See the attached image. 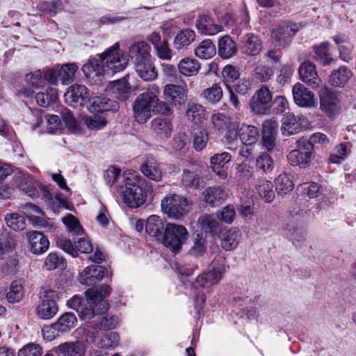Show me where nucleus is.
Instances as JSON below:
<instances>
[{
	"label": "nucleus",
	"mask_w": 356,
	"mask_h": 356,
	"mask_svg": "<svg viewBox=\"0 0 356 356\" xmlns=\"http://www.w3.org/2000/svg\"><path fill=\"white\" fill-rule=\"evenodd\" d=\"M231 155L228 152L216 154L211 158V167L220 179H225L227 177L225 165L231 161Z\"/></svg>",
	"instance_id": "nucleus-27"
},
{
	"label": "nucleus",
	"mask_w": 356,
	"mask_h": 356,
	"mask_svg": "<svg viewBox=\"0 0 356 356\" xmlns=\"http://www.w3.org/2000/svg\"><path fill=\"white\" fill-rule=\"evenodd\" d=\"M253 174V168L246 162H242L235 168V179L239 184L248 181Z\"/></svg>",
	"instance_id": "nucleus-46"
},
{
	"label": "nucleus",
	"mask_w": 356,
	"mask_h": 356,
	"mask_svg": "<svg viewBox=\"0 0 356 356\" xmlns=\"http://www.w3.org/2000/svg\"><path fill=\"white\" fill-rule=\"evenodd\" d=\"M188 238V232L184 226L168 222L165 225L161 241L165 247L170 248L174 253H177L181 249Z\"/></svg>",
	"instance_id": "nucleus-5"
},
{
	"label": "nucleus",
	"mask_w": 356,
	"mask_h": 356,
	"mask_svg": "<svg viewBox=\"0 0 356 356\" xmlns=\"http://www.w3.org/2000/svg\"><path fill=\"white\" fill-rule=\"evenodd\" d=\"M238 135L241 140L245 145H252L258 140L259 132L257 127L243 124L239 129Z\"/></svg>",
	"instance_id": "nucleus-40"
},
{
	"label": "nucleus",
	"mask_w": 356,
	"mask_h": 356,
	"mask_svg": "<svg viewBox=\"0 0 356 356\" xmlns=\"http://www.w3.org/2000/svg\"><path fill=\"white\" fill-rule=\"evenodd\" d=\"M134 65L136 73L144 81L154 80L158 76L157 71L151 58L136 63Z\"/></svg>",
	"instance_id": "nucleus-35"
},
{
	"label": "nucleus",
	"mask_w": 356,
	"mask_h": 356,
	"mask_svg": "<svg viewBox=\"0 0 356 356\" xmlns=\"http://www.w3.org/2000/svg\"><path fill=\"white\" fill-rule=\"evenodd\" d=\"M146 232L157 240H162L164 235L165 227L161 218L156 215L150 216L145 224Z\"/></svg>",
	"instance_id": "nucleus-33"
},
{
	"label": "nucleus",
	"mask_w": 356,
	"mask_h": 356,
	"mask_svg": "<svg viewBox=\"0 0 356 356\" xmlns=\"http://www.w3.org/2000/svg\"><path fill=\"white\" fill-rule=\"evenodd\" d=\"M4 219L7 226L15 231H22L26 228V219L19 213H8Z\"/></svg>",
	"instance_id": "nucleus-51"
},
{
	"label": "nucleus",
	"mask_w": 356,
	"mask_h": 356,
	"mask_svg": "<svg viewBox=\"0 0 356 356\" xmlns=\"http://www.w3.org/2000/svg\"><path fill=\"white\" fill-rule=\"evenodd\" d=\"M110 90L115 95V97L124 101L128 99L131 92V87L128 83L127 77L118 79L110 83Z\"/></svg>",
	"instance_id": "nucleus-36"
},
{
	"label": "nucleus",
	"mask_w": 356,
	"mask_h": 356,
	"mask_svg": "<svg viewBox=\"0 0 356 356\" xmlns=\"http://www.w3.org/2000/svg\"><path fill=\"white\" fill-rule=\"evenodd\" d=\"M88 102V108L91 112L115 111L118 109V102L105 96H92Z\"/></svg>",
	"instance_id": "nucleus-25"
},
{
	"label": "nucleus",
	"mask_w": 356,
	"mask_h": 356,
	"mask_svg": "<svg viewBox=\"0 0 356 356\" xmlns=\"http://www.w3.org/2000/svg\"><path fill=\"white\" fill-rule=\"evenodd\" d=\"M82 71L91 84L102 85L104 80L107 70L101 54L98 58H92L83 65Z\"/></svg>",
	"instance_id": "nucleus-9"
},
{
	"label": "nucleus",
	"mask_w": 356,
	"mask_h": 356,
	"mask_svg": "<svg viewBox=\"0 0 356 356\" xmlns=\"http://www.w3.org/2000/svg\"><path fill=\"white\" fill-rule=\"evenodd\" d=\"M107 122L102 115H93L84 118V124L90 130H98L104 127Z\"/></svg>",
	"instance_id": "nucleus-56"
},
{
	"label": "nucleus",
	"mask_w": 356,
	"mask_h": 356,
	"mask_svg": "<svg viewBox=\"0 0 356 356\" xmlns=\"http://www.w3.org/2000/svg\"><path fill=\"white\" fill-rule=\"evenodd\" d=\"M298 31L296 24L282 22L273 30L272 40L274 45L280 49L289 45Z\"/></svg>",
	"instance_id": "nucleus-12"
},
{
	"label": "nucleus",
	"mask_w": 356,
	"mask_h": 356,
	"mask_svg": "<svg viewBox=\"0 0 356 356\" xmlns=\"http://www.w3.org/2000/svg\"><path fill=\"white\" fill-rule=\"evenodd\" d=\"M217 216L222 222L231 224L236 216V211L232 205H227L217 212Z\"/></svg>",
	"instance_id": "nucleus-60"
},
{
	"label": "nucleus",
	"mask_w": 356,
	"mask_h": 356,
	"mask_svg": "<svg viewBox=\"0 0 356 356\" xmlns=\"http://www.w3.org/2000/svg\"><path fill=\"white\" fill-rule=\"evenodd\" d=\"M31 250L33 254L44 253L49 248V241L41 232L33 231L27 234Z\"/></svg>",
	"instance_id": "nucleus-28"
},
{
	"label": "nucleus",
	"mask_w": 356,
	"mask_h": 356,
	"mask_svg": "<svg viewBox=\"0 0 356 356\" xmlns=\"http://www.w3.org/2000/svg\"><path fill=\"white\" fill-rule=\"evenodd\" d=\"M292 94L295 104L300 107L310 108L316 105L314 92L300 83L293 86Z\"/></svg>",
	"instance_id": "nucleus-16"
},
{
	"label": "nucleus",
	"mask_w": 356,
	"mask_h": 356,
	"mask_svg": "<svg viewBox=\"0 0 356 356\" xmlns=\"http://www.w3.org/2000/svg\"><path fill=\"white\" fill-rule=\"evenodd\" d=\"M195 38V32L191 29H184L179 31L175 37L174 47L180 50L184 47L188 46Z\"/></svg>",
	"instance_id": "nucleus-43"
},
{
	"label": "nucleus",
	"mask_w": 356,
	"mask_h": 356,
	"mask_svg": "<svg viewBox=\"0 0 356 356\" xmlns=\"http://www.w3.org/2000/svg\"><path fill=\"white\" fill-rule=\"evenodd\" d=\"M236 44L229 35L221 37L218 40V55L223 59L229 58L236 54Z\"/></svg>",
	"instance_id": "nucleus-38"
},
{
	"label": "nucleus",
	"mask_w": 356,
	"mask_h": 356,
	"mask_svg": "<svg viewBox=\"0 0 356 356\" xmlns=\"http://www.w3.org/2000/svg\"><path fill=\"white\" fill-rule=\"evenodd\" d=\"M272 182L267 180H260L256 185L258 193L266 202H271L275 197Z\"/></svg>",
	"instance_id": "nucleus-52"
},
{
	"label": "nucleus",
	"mask_w": 356,
	"mask_h": 356,
	"mask_svg": "<svg viewBox=\"0 0 356 356\" xmlns=\"http://www.w3.org/2000/svg\"><path fill=\"white\" fill-rule=\"evenodd\" d=\"M314 159L312 147L307 140L300 139L297 141V148L291 151L287 155L289 163L293 166L301 168L308 167Z\"/></svg>",
	"instance_id": "nucleus-8"
},
{
	"label": "nucleus",
	"mask_w": 356,
	"mask_h": 356,
	"mask_svg": "<svg viewBox=\"0 0 356 356\" xmlns=\"http://www.w3.org/2000/svg\"><path fill=\"white\" fill-rule=\"evenodd\" d=\"M203 200L212 207L221 204L227 197L228 193L224 187L209 186L202 191Z\"/></svg>",
	"instance_id": "nucleus-21"
},
{
	"label": "nucleus",
	"mask_w": 356,
	"mask_h": 356,
	"mask_svg": "<svg viewBox=\"0 0 356 356\" xmlns=\"http://www.w3.org/2000/svg\"><path fill=\"white\" fill-rule=\"evenodd\" d=\"M241 237V231L237 227L222 230L219 236L221 247L226 251L234 250L239 245Z\"/></svg>",
	"instance_id": "nucleus-20"
},
{
	"label": "nucleus",
	"mask_w": 356,
	"mask_h": 356,
	"mask_svg": "<svg viewBox=\"0 0 356 356\" xmlns=\"http://www.w3.org/2000/svg\"><path fill=\"white\" fill-rule=\"evenodd\" d=\"M58 92L56 88L48 87L45 92H39L35 95V100L40 106L47 107L51 103L56 102Z\"/></svg>",
	"instance_id": "nucleus-48"
},
{
	"label": "nucleus",
	"mask_w": 356,
	"mask_h": 356,
	"mask_svg": "<svg viewBox=\"0 0 356 356\" xmlns=\"http://www.w3.org/2000/svg\"><path fill=\"white\" fill-rule=\"evenodd\" d=\"M196 27L199 32L205 35H214L222 30L221 25L214 23L213 19L207 15H202L196 22Z\"/></svg>",
	"instance_id": "nucleus-32"
},
{
	"label": "nucleus",
	"mask_w": 356,
	"mask_h": 356,
	"mask_svg": "<svg viewBox=\"0 0 356 356\" xmlns=\"http://www.w3.org/2000/svg\"><path fill=\"white\" fill-rule=\"evenodd\" d=\"M261 49L262 42L257 35L252 33L245 35L242 41V52L249 56H257Z\"/></svg>",
	"instance_id": "nucleus-31"
},
{
	"label": "nucleus",
	"mask_w": 356,
	"mask_h": 356,
	"mask_svg": "<svg viewBox=\"0 0 356 356\" xmlns=\"http://www.w3.org/2000/svg\"><path fill=\"white\" fill-rule=\"evenodd\" d=\"M226 267L223 264L218 265L216 261L212 263V268L207 273L198 276L193 283L194 287L209 288L217 284L225 272Z\"/></svg>",
	"instance_id": "nucleus-14"
},
{
	"label": "nucleus",
	"mask_w": 356,
	"mask_h": 356,
	"mask_svg": "<svg viewBox=\"0 0 356 356\" xmlns=\"http://www.w3.org/2000/svg\"><path fill=\"white\" fill-rule=\"evenodd\" d=\"M79 66L74 63L62 65L59 70V79L63 84H69L74 81Z\"/></svg>",
	"instance_id": "nucleus-44"
},
{
	"label": "nucleus",
	"mask_w": 356,
	"mask_h": 356,
	"mask_svg": "<svg viewBox=\"0 0 356 356\" xmlns=\"http://www.w3.org/2000/svg\"><path fill=\"white\" fill-rule=\"evenodd\" d=\"M24 296V289L20 280H14L6 293V298L10 303L19 302Z\"/></svg>",
	"instance_id": "nucleus-47"
},
{
	"label": "nucleus",
	"mask_w": 356,
	"mask_h": 356,
	"mask_svg": "<svg viewBox=\"0 0 356 356\" xmlns=\"http://www.w3.org/2000/svg\"><path fill=\"white\" fill-rule=\"evenodd\" d=\"M107 273V270L100 266L92 265L86 268L79 276L81 284L92 286L101 281Z\"/></svg>",
	"instance_id": "nucleus-18"
},
{
	"label": "nucleus",
	"mask_w": 356,
	"mask_h": 356,
	"mask_svg": "<svg viewBox=\"0 0 356 356\" xmlns=\"http://www.w3.org/2000/svg\"><path fill=\"white\" fill-rule=\"evenodd\" d=\"M28 81L35 88L39 89L46 85V79L42 71L36 70L27 75Z\"/></svg>",
	"instance_id": "nucleus-63"
},
{
	"label": "nucleus",
	"mask_w": 356,
	"mask_h": 356,
	"mask_svg": "<svg viewBox=\"0 0 356 356\" xmlns=\"http://www.w3.org/2000/svg\"><path fill=\"white\" fill-rule=\"evenodd\" d=\"M89 92L88 88L81 84L72 85L67 92L65 93L66 102L72 107L83 106L88 98Z\"/></svg>",
	"instance_id": "nucleus-17"
},
{
	"label": "nucleus",
	"mask_w": 356,
	"mask_h": 356,
	"mask_svg": "<svg viewBox=\"0 0 356 356\" xmlns=\"http://www.w3.org/2000/svg\"><path fill=\"white\" fill-rule=\"evenodd\" d=\"M87 343H95L100 348H114L118 346L120 336L117 332L104 333L101 331L88 330L86 332L85 339Z\"/></svg>",
	"instance_id": "nucleus-10"
},
{
	"label": "nucleus",
	"mask_w": 356,
	"mask_h": 356,
	"mask_svg": "<svg viewBox=\"0 0 356 356\" xmlns=\"http://www.w3.org/2000/svg\"><path fill=\"white\" fill-rule=\"evenodd\" d=\"M181 183L186 187L197 188L200 184L199 175L193 172L184 170L182 174Z\"/></svg>",
	"instance_id": "nucleus-59"
},
{
	"label": "nucleus",
	"mask_w": 356,
	"mask_h": 356,
	"mask_svg": "<svg viewBox=\"0 0 356 356\" xmlns=\"http://www.w3.org/2000/svg\"><path fill=\"white\" fill-rule=\"evenodd\" d=\"M186 116L188 120L198 124L206 118V112L202 105L193 104L186 111Z\"/></svg>",
	"instance_id": "nucleus-50"
},
{
	"label": "nucleus",
	"mask_w": 356,
	"mask_h": 356,
	"mask_svg": "<svg viewBox=\"0 0 356 356\" xmlns=\"http://www.w3.org/2000/svg\"><path fill=\"white\" fill-rule=\"evenodd\" d=\"M141 172L149 179L161 181L163 170L161 164L154 158H147L140 165Z\"/></svg>",
	"instance_id": "nucleus-24"
},
{
	"label": "nucleus",
	"mask_w": 356,
	"mask_h": 356,
	"mask_svg": "<svg viewBox=\"0 0 356 356\" xmlns=\"http://www.w3.org/2000/svg\"><path fill=\"white\" fill-rule=\"evenodd\" d=\"M42 349L39 344L30 343L19 350V356H41Z\"/></svg>",
	"instance_id": "nucleus-62"
},
{
	"label": "nucleus",
	"mask_w": 356,
	"mask_h": 356,
	"mask_svg": "<svg viewBox=\"0 0 356 356\" xmlns=\"http://www.w3.org/2000/svg\"><path fill=\"white\" fill-rule=\"evenodd\" d=\"M151 47L145 41L134 42L129 48V56L134 64L151 58Z\"/></svg>",
	"instance_id": "nucleus-23"
},
{
	"label": "nucleus",
	"mask_w": 356,
	"mask_h": 356,
	"mask_svg": "<svg viewBox=\"0 0 356 356\" xmlns=\"http://www.w3.org/2000/svg\"><path fill=\"white\" fill-rule=\"evenodd\" d=\"M200 67V63L197 60L189 57L182 58L177 65L179 72L185 76L197 75Z\"/></svg>",
	"instance_id": "nucleus-39"
},
{
	"label": "nucleus",
	"mask_w": 356,
	"mask_h": 356,
	"mask_svg": "<svg viewBox=\"0 0 356 356\" xmlns=\"http://www.w3.org/2000/svg\"><path fill=\"white\" fill-rule=\"evenodd\" d=\"M302 130L300 118L293 113H287L282 118L281 131L283 135L291 136Z\"/></svg>",
	"instance_id": "nucleus-30"
},
{
	"label": "nucleus",
	"mask_w": 356,
	"mask_h": 356,
	"mask_svg": "<svg viewBox=\"0 0 356 356\" xmlns=\"http://www.w3.org/2000/svg\"><path fill=\"white\" fill-rule=\"evenodd\" d=\"M329 43L324 42L319 46L314 47V58L316 60L319 61L323 65H327L333 62V58L331 57L329 49Z\"/></svg>",
	"instance_id": "nucleus-49"
},
{
	"label": "nucleus",
	"mask_w": 356,
	"mask_h": 356,
	"mask_svg": "<svg viewBox=\"0 0 356 356\" xmlns=\"http://www.w3.org/2000/svg\"><path fill=\"white\" fill-rule=\"evenodd\" d=\"M275 190L279 195L284 196L293 191L294 184L291 176L286 172L281 173L275 180Z\"/></svg>",
	"instance_id": "nucleus-41"
},
{
	"label": "nucleus",
	"mask_w": 356,
	"mask_h": 356,
	"mask_svg": "<svg viewBox=\"0 0 356 356\" xmlns=\"http://www.w3.org/2000/svg\"><path fill=\"white\" fill-rule=\"evenodd\" d=\"M124 186L120 187L122 200L127 207L137 208L145 202L146 195L143 191L146 181L137 172L125 171L123 175Z\"/></svg>",
	"instance_id": "nucleus-2"
},
{
	"label": "nucleus",
	"mask_w": 356,
	"mask_h": 356,
	"mask_svg": "<svg viewBox=\"0 0 356 356\" xmlns=\"http://www.w3.org/2000/svg\"><path fill=\"white\" fill-rule=\"evenodd\" d=\"M63 222L70 232H74L77 236L83 234V229L77 219L72 214L63 218Z\"/></svg>",
	"instance_id": "nucleus-61"
},
{
	"label": "nucleus",
	"mask_w": 356,
	"mask_h": 356,
	"mask_svg": "<svg viewBox=\"0 0 356 356\" xmlns=\"http://www.w3.org/2000/svg\"><path fill=\"white\" fill-rule=\"evenodd\" d=\"M111 288L102 285L99 289L91 288L86 291V304H82V299L74 296L67 301V305L76 310L83 320H90L95 316L103 315L108 309V304L105 298L110 295Z\"/></svg>",
	"instance_id": "nucleus-1"
},
{
	"label": "nucleus",
	"mask_w": 356,
	"mask_h": 356,
	"mask_svg": "<svg viewBox=\"0 0 356 356\" xmlns=\"http://www.w3.org/2000/svg\"><path fill=\"white\" fill-rule=\"evenodd\" d=\"M13 184L31 197L37 195L38 192L33 186V178L26 172H16L13 177Z\"/></svg>",
	"instance_id": "nucleus-26"
},
{
	"label": "nucleus",
	"mask_w": 356,
	"mask_h": 356,
	"mask_svg": "<svg viewBox=\"0 0 356 356\" xmlns=\"http://www.w3.org/2000/svg\"><path fill=\"white\" fill-rule=\"evenodd\" d=\"M65 266V259L63 257H59L56 253L49 254L44 261V267L47 270L56 268L63 269Z\"/></svg>",
	"instance_id": "nucleus-55"
},
{
	"label": "nucleus",
	"mask_w": 356,
	"mask_h": 356,
	"mask_svg": "<svg viewBox=\"0 0 356 356\" xmlns=\"http://www.w3.org/2000/svg\"><path fill=\"white\" fill-rule=\"evenodd\" d=\"M273 74V70L267 65H259L254 69V76L261 82L268 81Z\"/></svg>",
	"instance_id": "nucleus-57"
},
{
	"label": "nucleus",
	"mask_w": 356,
	"mask_h": 356,
	"mask_svg": "<svg viewBox=\"0 0 356 356\" xmlns=\"http://www.w3.org/2000/svg\"><path fill=\"white\" fill-rule=\"evenodd\" d=\"M56 297L57 293L54 290L45 287L40 289L39 303L35 307V314L39 318L49 320L57 314Z\"/></svg>",
	"instance_id": "nucleus-6"
},
{
	"label": "nucleus",
	"mask_w": 356,
	"mask_h": 356,
	"mask_svg": "<svg viewBox=\"0 0 356 356\" xmlns=\"http://www.w3.org/2000/svg\"><path fill=\"white\" fill-rule=\"evenodd\" d=\"M216 46L211 40L202 41L195 49V54L202 59H209L216 55Z\"/></svg>",
	"instance_id": "nucleus-42"
},
{
	"label": "nucleus",
	"mask_w": 356,
	"mask_h": 356,
	"mask_svg": "<svg viewBox=\"0 0 356 356\" xmlns=\"http://www.w3.org/2000/svg\"><path fill=\"white\" fill-rule=\"evenodd\" d=\"M298 73L301 81L313 89L318 88L323 83L316 71V65L311 61L301 63Z\"/></svg>",
	"instance_id": "nucleus-15"
},
{
	"label": "nucleus",
	"mask_w": 356,
	"mask_h": 356,
	"mask_svg": "<svg viewBox=\"0 0 356 356\" xmlns=\"http://www.w3.org/2000/svg\"><path fill=\"white\" fill-rule=\"evenodd\" d=\"M209 140V135L205 130L195 133L193 136V146L197 151L202 150Z\"/></svg>",
	"instance_id": "nucleus-64"
},
{
	"label": "nucleus",
	"mask_w": 356,
	"mask_h": 356,
	"mask_svg": "<svg viewBox=\"0 0 356 356\" xmlns=\"http://www.w3.org/2000/svg\"><path fill=\"white\" fill-rule=\"evenodd\" d=\"M197 224L200 229L205 233H211L218 227V222L214 217L210 215H204L197 220Z\"/></svg>",
	"instance_id": "nucleus-54"
},
{
	"label": "nucleus",
	"mask_w": 356,
	"mask_h": 356,
	"mask_svg": "<svg viewBox=\"0 0 356 356\" xmlns=\"http://www.w3.org/2000/svg\"><path fill=\"white\" fill-rule=\"evenodd\" d=\"M353 73L348 67L341 66L331 72L328 82L333 87L343 88L348 83Z\"/></svg>",
	"instance_id": "nucleus-29"
},
{
	"label": "nucleus",
	"mask_w": 356,
	"mask_h": 356,
	"mask_svg": "<svg viewBox=\"0 0 356 356\" xmlns=\"http://www.w3.org/2000/svg\"><path fill=\"white\" fill-rule=\"evenodd\" d=\"M191 205L188 199L175 193L167 195L161 202L163 213L175 220H182L190 211Z\"/></svg>",
	"instance_id": "nucleus-4"
},
{
	"label": "nucleus",
	"mask_w": 356,
	"mask_h": 356,
	"mask_svg": "<svg viewBox=\"0 0 356 356\" xmlns=\"http://www.w3.org/2000/svg\"><path fill=\"white\" fill-rule=\"evenodd\" d=\"M108 74H115L127 67L129 58L119 49V44L115 43L101 54Z\"/></svg>",
	"instance_id": "nucleus-7"
},
{
	"label": "nucleus",
	"mask_w": 356,
	"mask_h": 356,
	"mask_svg": "<svg viewBox=\"0 0 356 356\" xmlns=\"http://www.w3.org/2000/svg\"><path fill=\"white\" fill-rule=\"evenodd\" d=\"M17 237L7 230L0 232V268L4 274H13L17 270Z\"/></svg>",
	"instance_id": "nucleus-3"
},
{
	"label": "nucleus",
	"mask_w": 356,
	"mask_h": 356,
	"mask_svg": "<svg viewBox=\"0 0 356 356\" xmlns=\"http://www.w3.org/2000/svg\"><path fill=\"white\" fill-rule=\"evenodd\" d=\"M151 128L159 137L168 138L171 135L172 124L168 119L156 118L151 122Z\"/></svg>",
	"instance_id": "nucleus-37"
},
{
	"label": "nucleus",
	"mask_w": 356,
	"mask_h": 356,
	"mask_svg": "<svg viewBox=\"0 0 356 356\" xmlns=\"http://www.w3.org/2000/svg\"><path fill=\"white\" fill-rule=\"evenodd\" d=\"M165 100L173 106L184 104L187 99V92L183 87L175 84H167L163 90Z\"/></svg>",
	"instance_id": "nucleus-19"
},
{
	"label": "nucleus",
	"mask_w": 356,
	"mask_h": 356,
	"mask_svg": "<svg viewBox=\"0 0 356 356\" xmlns=\"http://www.w3.org/2000/svg\"><path fill=\"white\" fill-rule=\"evenodd\" d=\"M86 347L83 341H66L54 348L58 356H85Z\"/></svg>",
	"instance_id": "nucleus-22"
},
{
	"label": "nucleus",
	"mask_w": 356,
	"mask_h": 356,
	"mask_svg": "<svg viewBox=\"0 0 356 356\" xmlns=\"http://www.w3.org/2000/svg\"><path fill=\"white\" fill-rule=\"evenodd\" d=\"M207 248V236L203 233L193 235L188 254L195 257H202Z\"/></svg>",
	"instance_id": "nucleus-34"
},
{
	"label": "nucleus",
	"mask_w": 356,
	"mask_h": 356,
	"mask_svg": "<svg viewBox=\"0 0 356 356\" xmlns=\"http://www.w3.org/2000/svg\"><path fill=\"white\" fill-rule=\"evenodd\" d=\"M154 98L147 97L143 94L139 95L133 104V111L135 120L140 124H143L150 118L152 112H154L156 106Z\"/></svg>",
	"instance_id": "nucleus-11"
},
{
	"label": "nucleus",
	"mask_w": 356,
	"mask_h": 356,
	"mask_svg": "<svg viewBox=\"0 0 356 356\" xmlns=\"http://www.w3.org/2000/svg\"><path fill=\"white\" fill-rule=\"evenodd\" d=\"M202 97L210 104L218 102L222 97V89L220 84L214 83L202 92Z\"/></svg>",
	"instance_id": "nucleus-53"
},
{
	"label": "nucleus",
	"mask_w": 356,
	"mask_h": 356,
	"mask_svg": "<svg viewBox=\"0 0 356 356\" xmlns=\"http://www.w3.org/2000/svg\"><path fill=\"white\" fill-rule=\"evenodd\" d=\"M156 56L164 60H170L172 58V51L169 47L168 41L163 40L161 43L154 47Z\"/></svg>",
	"instance_id": "nucleus-58"
},
{
	"label": "nucleus",
	"mask_w": 356,
	"mask_h": 356,
	"mask_svg": "<svg viewBox=\"0 0 356 356\" xmlns=\"http://www.w3.org/2000/svg\"><path fill=\"white\" fill-rule=\"evenodd\" d=\"M77 322L76 316L71 312L63 314L58 320L54 323V327H57L60 333L67 332L73 328Z\"/></svg>",
	"instance_id": "nucleus-45"
},
{
	"label": "nucleus",
	"mask_w": 356,
	"mask_h": 356,
	"mask_svg": "<svg viewBox=\"0 0 356 356\" xmlns=\"http://www.w3.org/2000/svg\"><path fill=\"white\" fill-rule=\"evenodd\" d=\"M320 108L329 118L339 114L341 108L339 94L325 88L319 95Z\"/></svg>",
	"instance_id": "nucleus-13"
}]
</instances>
